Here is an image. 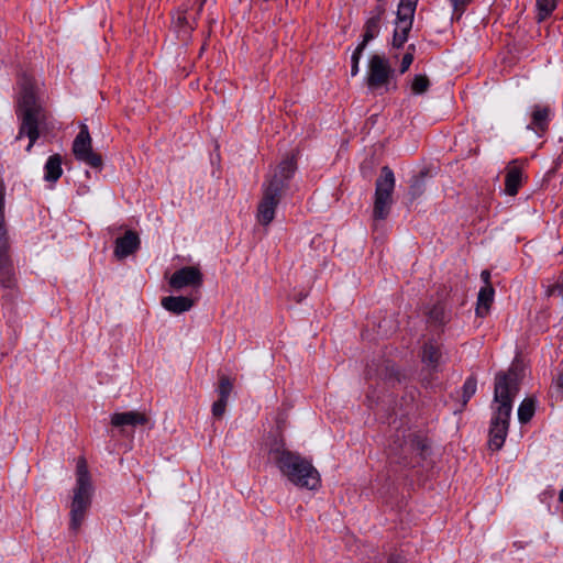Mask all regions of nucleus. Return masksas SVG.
Listing matches in <instances>:
<instances>
[{
  "label": "nucleus",
  "mask_w": 563,
  "mask_h": 563,
  "mask_svg": "<svg viewBox=\"0 0 563 563\" xmlns=\"http://www.w3.org/2000/svg\"><path fill=\"white\" fill-rule=\"evenodd\" d=\"M519 390V378L516 369L499 372L495 377L493 418L489 429L488 445L492 450H500L506 440L512 400Z\"/></svg>",
  "instance_id": "nucleus-1"
},
{
  "label": "nucleus",
  "mask_w": 563,
  "mask_h": 563,
  "mask_svg": "<svg viewBox=\"0 0 563 563\" xmlns=\"http://www.w3.org/2000/svg\"><path fill=\"white\" fill-rule=\"evenodd\" d=\"M16 117L20 121L16 140L29 137L26 151L30 152L40 136V129L46 124L47 113L37 100L35 82L24 77L21 81V96L18 101Z\"/></svg>",
  "instance_id": "nucleus-2"
},
{
  "label": "nucleus",
  "mask_w": 563,
  "mask_h": 563,
  "mask_svg": "<svg viewBox=\"0 0 563 563\" xmlns=\"http://www.w3.org/2000/svg\"><path fill=\"white\" fill-rule=\"evenodd\" d=\"M271 459L277 468L292 485L299 488L317 489L320 486V474L311 461L299 453L289 451L284 444L269 449Z\"/></svg>",
  "instance_id": "nucleus-3"
},
{
  "label": "nucleus",
  "mask_w": 563,
  "mask_h": 563,
  "mask_svg": "<svg viewBox=\"0 0 563 563\" xmlns=\"http://www.w3.org/2000/svg\"><path fill=\"white\" fill-rule=\"evenodd\" d=\"M76 477V487L70 506V529L75 532L79 530L90 507L93 490L87 461L84 456L77 460Z\"/></svg>",
  "instance_id": "nucleus-4"
},
{
  "label": "nucleus",
  "mask_w": 563,
  "mask_h": 563,
  "mask_svg": "<svg viewBox=\"0 0 563 563\" xmlns=\"http://www.w3.org/2000/svg\"><path fill=\"white\" fill-rule=\"evenodd\" d=\"M389 452L398 456L404 463L410 464L416 459H426L429 452V443L421 431L400 429L391 438Z\"/></svg>",
  "instance_id": "nucleus-5"
},
{
  "label": "nucleus",
  "mask_w": 563,
  "mask_h": 563,
  "mask_svg": "<svg viewBox=\"0 0 563 563\" xmlns=\"http://www.w3.org/2000/svg\"><path fill=\"white\" fill-rule=\"evenodd\" d=\"M5 185L0 178V284L5 288L14 286V268L9 254V234L4 214Z\"/></svg>",
  "instance_id": "nucleus-6"
},
{
  "label": "nucleus",
  "mask_w": 563,
  "mask_h": 563,
  "mask_svg": "<svg viewBox=\"0 0 563 563\" xmlns=\"http://www.w3.org/2000/svg\"><path fill=\"white\" fill-rule=\"evenodd\" d=\"M395 175L394 172L388 167L384 166L380 169V175L376 179L375 184V198L373 217L375 222L385 220L390 211L393 205V191L395 188Z\"/></svg>",
  "instance_id": "nucleus-7"
},
{
  "label": "nucleus",
  "mask_w": 563,
  "mask_h": 563,
  "mask_svg": "<svg viewBox=\"0 0 563 563\" xmlns=\"http://www.w3.org/2000/svg\"><path fill=\"white\" fill-rule=\"evenodd\" d=\"M283 191L284 180L278 179L277 174L264 184L263 197L257 206L256 216L262 225H268L274 220Z\"/></svg>",
  "instance_id": "nucleus-8"
},
{
  "label": "nucleus",
  "mask_w": 563,
  "mask_h": 563,
  "mask_svg": "<svg viewBox=\"0 0 563 563\" xmlns=\"http://www.w3.org/2000/svg\"><path fill=\"white\" fill-rule=\"evenodd\" d=\"M417 4L418 0H400L397 10L396 30L393 36L395 47H401L407 41L412 27Z\"/></svg>",
  "instance_id": "nucleus-9"
},
{
  "label": "nucleus",
  "mask_w": 563,
  "mask_h": 563,
  "mask_svg": "<svg viewBox=\"0 0 563 563\" xmlns=\"http://www.w3.org/2000/svg\"><path fill=\"white\" fill-rule=\"evenodd\" d=\"M73 153L78 161L93 168H100L102 166L101 156L92 150V140L86 124L81 125L80 132L74 140Z\"/></svg>",
  "instance_id": "nucleus-10"
},
{
  "label": "nucleus",
  "mask_w": 563,
  "mask_h": 563,
  "mask_svg": "<svg viewBox=\"0 0 563 563\" xmlns=\"http://www.w3.org/2000/svg\"><path fill=\"white\" fill-rule=\"evenodd\" d=\"M393 74L394 70L385 57L377 54L373 55L368 63L366 77L368 88L377 89L387 85Z\"/></svg>",
  "instance_id": "nucleus-11"
},
{
  "label": "nucleus",
  "mask_w": 563,
  "mask_h": 563,
  "mask_svg": "<svg viewBox=\"0 0 563 563\" xmlns=\"http://www.w3.org/2000/svg\"><path fill=\"white\" fill-rule=\"evenodd\" d=\"M202 285V274L196 266H185L176 271L169 278V286L175 290L185 287H200Z\"/></svg>",
  "instance_id": "nucleus-12"
},
{
  "label": "nucleus",
  "mask_w": 563,
  "mask_h": 563,
  "mask_svg": "<svg viewBox=\"0 0 563 563\" xmlns=\"http://www.w3.org/2000/svg\"><path fill=\"white\" fill-rule=\"evenodd\" d=\"M200 0H197V3L199 4ZM201 11V8H197L195 13H189L188 11H177L176 15L173 20V25L175 31L177 32V35L183 41H186L192 30L195 29V20L196 15L199 14Z\"/></svg>",
  "instance_id": "nucleus-13"
},
{
  "label": "nucleus",
  "mask_w": 563,
  "mask_h": 563,
  "mask_svg": "<svg viewBox=\"0 0 563 563\" xmlns=\"http://www.w3.org/2000/svg\"><path fill=\"white\" fill-rule=\"evenodd\" d=\"M148 422L150 417L145 412L136 410L115 412L111 416V424L115 428L146 426Z\"/></svg>",
  "instance_id": "nucleus-14"
},
{
  "label": "nucleus",
  "mask_w": 563,
  "mask_h": 563,
  "mask_svg": "<svg viewBox=\"0 0 563 563\" xmlns=\"http://www.w3.org/2000/svg\"><path fill=\"white\" fill-rule=\"evenodd\" d=\"M140 247L139 235L134 231H126L125 234L115 240L114 256L119 260L136 252Z\"/></svg>",
  "instance_id": "nucleus-15"
},
{
  "label": "nucleus",
  "mask_w": 563,
  "mask_h": 563,
  "mask_svg": "<svg viewBox=\"0 0 563 563\" xmlns=\"http://www.w3.org/2000/svg\"><path fill=\"white\" fill-rule=\"evenodd\" d=\"M550 120V108L548 106L536 104L531 111V122L528 124V129L536 132L539 136H542L549 128Z\"/></svg>",
  "instance_id": "nucleus-16"
},
{
  "label": "nucleus",
  "mask_w": 563,
  "mask_h": 563,
  "mask_svg": "<svg viewBox=\"0 0 563 563\" xmlns=\"http://www.w3.org/2000/svg\"><path fill=\"white\" fill-rule=\"evenodd\" d=\"M384 13L385 9L380 5L374 10L373 15L365 22L363 41L358 45H364L365 48L367 43L378 35Z\"/></svg>",
  "instance_id": "nucleus-17"
},
{
  "label": "nucleus",
  "mask_w": 563,
  "mask_h": 563,
  "mask_svg": "<svg viewBox=\"0 0 563 563\" xmlns=\"http://www.w3.org/2000/svg\"><path fill=\"white\" fill-rule=\"evenodd\" d=\"M506 170L505 191L509 196H515L521 186L522 169L516 161H512L508 164Z\"/></svg>",
  "instance_id": "nucleus-18"
},
{
  "label": "nucleus",
  "mask_w": 563,
  "mask_h": 563,
  "mask_svg": "<svg viewBox=\"0 0 563 563\" xmlns=\"http://www.w3.org/2000/svg\"><path fill=\"white\" fill-rule=\"evenodd\" d=\"M194 305V299L184 296H168L162 299V306L167 311L175 314H180L190 310Z\"/></svg>",
  "instance_id": "nucleus-19"
},
{
  "label": "nucleus",
  "mask_w": 563,
  "mask_h": 563,
  "mask_svg": "<svg viewBox=\"0 0 563 563\" xmlns=\"http://www.w3.org/2000/svg\"><path fill=\"white\" fill-rule=\"evenodd\" d=\"M297 168L295 154L287 155L276 167L274 173L268 177L273 178L277 174V178L284 180V190L287 187V180L294 175Z\"/></svg>",
  "instance_id": "nucleus-20"
},
{
  "label": "nucleus",
  "mask_w": 563,
  "mask_h": 563,
  "mask_svg": "<svg viewBox=\"0 0 563 563\" xmlns=\"http://www.w3.org/2000/svg\"><path fill=\"white\" fill-rule=\"evenodd\" d=\"M494 288L492 285L484 286L477 297L476 314L478 317H485L494 301Z\"/></svg>",
  "instance_id": "nucleus-21"
},
{
  "label": "nucleus",
  "mask_w": 563,
  "mask_h": 563,
  "mask_svg": "<svg viewBox=\"0 0 563 563\" xmlns=\"http://www.w3.org/2000/svg\"><path fill=\"white\" fill-rule=\"evenodd\" d=\"M62 156L59 154L49 156L45 164V180L54 183L62 176Z\"/></svg>",
  "instance_id": "nucleus-22"
},
{
  "label": "nucleus",
  "mask_w": 563,
  "mask_h": 563,
  "mask_svg": "<svg viewBox=\"0 0 563 563\" xmlns=\"http://www.w3.org/2000/svg\"><path fill=\"white\" fill-rule=\"evenodd\" d=\"M441 358V353L438 346L432 343H428L423 347L422 362L428 366L435 368Z\"/></svg>",
  "instance_id": "nucleus-23"
},
{
  "label": "nucleus",
  "mask_w": 563,
  "mask_h": 563,
  "mask_svg": "<svg viewBox=\"0 0 563 563\" xmlns=\"http://www.w3.org/2000/svg\"><path fill=\"white\" fill-rule=\"evenodd\" d=\"M536 411V400L533 398H526L518 408V419L521 423H527L531 420Z\"/></svg>",
  "instance_id": "nucleus-24"
},
{
  "label": "nucleus",
  "mask_w": 563,
  "mask_h": 563,
  "mask_svg": "<svg viewBox=\"0 0 563 563\" xmlns=\"http://www.w3.org/2000/svg\"><path fill=\"white\" fill-rule=\"evenodd\" d=\"M539 21L548 18L556 7V0H537Z\"/></svg>",
  "instance_id": "nucleus-25"
},
{
  "label": "nucleus",
  "mask_w": 563,
  "mask_h": 563,
  "mask_svg": "<svg viewBox=\"0 0 563 563\" xmlns=\"http://www.w3.org/2000/svg\"><path fill=\"white\" fill-rule=\"evenodd\" d=\"M429 86L430 81L426 75H416L411 84V90L416 95H421L429 89Z\"/></svg>",
  "instance_id": "nucleus-26"
},
{
  "label": "nucleus",
  "mask_w": 563,
  "mask_h": 563,
  "mask_svg": "<svg viewBox=\"0 0 563 563\" xmlns=\"http://www.w3.org/2000/svg\"><path fill=\"white\" fill-rule=\"evenodd\" d=\"M232 389L233 382L225 375L220 376L218 387L219 398L228 401Z\"/></svg>",
  "instance_id": "nucleus-27"
},
{
  "label": "nucleus",
  "mask_w": 563,
  "mask_h": 563,
  "mask_svg": "<svg viewBox=\"0 0 563 563\" xmlns=\"http://www.w3.org/2000/svg\"><path fill=\"white\" fill-rule=\"evenodd\" d=\"M477 383L474 377H470L463 385V400L466 404L470 398L476 393Z\"/></svg>",
  "instance_id": "nucleus-28"
},
{
  "label": "nucleus",
  "mask_w": 563,
  "mask_h": 563,
  "mask_svg": "<svg viewBox=\"0 0 563 563\" xmlns=\"http://www.w3.org/2000/svg\"><path fill=\"white\" fill-rule=\"evenodd\" d=\"M364 51V45H357L355 51L352 54V67H351V74L352 76H355L358 73V64L361 59V55Z\"/></svg>",
  "instance_id": "nucleus-29"
},
{
  "label": "nucleus",
  "mask_w": 563,
  "mask_h": 563,
  "mask_svg": "<svg viewBox=\"0 0 563 563\" xmlns=\"http://www.w3.org/2000/svg\"><path fill=\"white\" fill-rule=\"evenodd\" d=\"M408 49L410 52L406 53L402 57V60H401V65H400V73L404 74L405 71L408 70V68L410 67V65L412 64L413 62V51H415V45H410L408 47Z\"/></svg>",
  "instance_id": "nucleus-30"
},
{
  "label": "nucleus",
  "mask_w": 563,
  "mask_h": 563,
  "mask_svg": "<svg viewBox=\"0 0 563 563\" xmlns=\"http://www.w3.org/2000/svg\"><path fill=\"white\" fill-rule=\"evenodd\" d=\"M558 292L561 297H563V273L560 275L558 282L554 285L548 287L545 295L548 297L553 296Z\"/></svg>",
  "instance_id": "nucleus-31"
},
{
  "label": "nucleus",
  "mask_w": 563,
  "mask_h": 563,
  "mask_svg": "<svg viewBox=\"0 0 563 563\" xmlns=\"http://www.w3.org/2000/svg\"><path fill=\"white\" fill-rule=\"evenodd\" d=\"M227 405H228L227 400H223V399L219 398V400H217L212 405V415L216 418H221L224 415V412H225Z\"/></svg>",
  "instance_id": "nucleus-32"
},
{
  "label": "nucleus",
  "mask_w": 563,
  "mask_h": 563,
  "mask_svg": "<svg viewBox=\"0 0 563 563\" xmlns=\"http://www.w3.org/2000/svg\"><path fill=\"white\" fill-rule=\"evenodd\" d=\"M472 0H451L455 12H462Z\"/></svg>",
  "instance_id": "nucleus-33"
},
{
  "label": "nucleus",
  "mask_w": 563,
  "mask_h": 563,
  "mask_svg": "<svg viewBox=\"0 0 563 563\" xmlns=\"http://www.w3.org/2000/svg\"><path fill=\"white\" fill-rule=\"evenodd\" d=\"M442 309L441 308H434L431 312H430V317L432 319H434L435 321H442Z\"/></svg>",
  "instance_id": "nucleus-34"
},
{
  "label": "nucleus",
  "mask_w": 563,
  "mask_h": 563,
  "mask_svg": "<svg viewBox=\"0 0 563 563\" xmlns=\"http://www.w3.org/2000/svg\"><path fill=\"white\" fill-rule=\"evenodd\" d=\"M481 277H482L483 282L485 283V286L490 285V282H489L490 273L488 271H483L481 273Z\"/></svg>",
  "instance_id": "nucleus-35"
},
{
  "label": "nucleus",
  "mask_w": 563,
  "mask_h": 563,
  "mask_svg": "<svg viewBox=\"0 0 563 563\" xmlns=\"http://www.w3.org/2000/svg\"><path fill=\"white\" fill-rule=\"evenodd\" d=\"M559 499H560L561 503H563V489L560 492Z\"/></svg>",
  "instance_id": "nucleus-36"
},
{
  "label": "nucleus",
  "mask_w": 563,
  "mask_h": 563,
  "mask_svg": "<svg viewBox=\"0 0 563 563\" xmlns=\"http://www.w3.org/2000/svg\"><path fill=\"white\" fill-rule=\"evenodd\" d=\"M206 2V0H200L199 1V9L202 8L203 3Z\"/></svg>",
  "instance_id": "nucleus-37"
},
{
  "label": "nucleus",
  "mask_w": 563,
  "mask_h": 563,
  "mask_svg": "<svg viewBox=\"0 0 563 563\" xmlns=\"http://www.w3.org/2000/svg\"><path fill=\"white\" fill-rule=\"evenodd\" d=\"M391 563H394V562H391Z\"/></svg>",
  "instance_id": "nucleus-38"
}]
</instances>
